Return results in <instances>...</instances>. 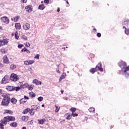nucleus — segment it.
Instances as JSON below:
<instances>
[{
	"mask_svg": "<svg viewBox=\"0 0 129 129\" xmlns=\"http://www.w3.org/2000/svg\"><path fill=\"white\" fill-rule=\"evenodd\" d=\"M11 101V98H10V94H5L4 95V99L1 103V105L8 106Z\"/></svg>",
	"mask_w": 129,
	"mask_h": 129,
	"instance_id": "f257e3e1",
	"label": "nucleus"
},
{
	"mask_svg": "<svg viewBox=\"0 0 129 129\" xmlns=\"http://www.w3.org/2000/svg\"><path fill=\"white\" fill-rule=\"evenodd\" d=\"M119 66L121 68V72H119L118 74H121L122 72L125 73L126 71H128L129 70V67H126V64L125 62L121 61L119 64Z\"/></svg>",
	"mask_w": 129,
	"mask_h": 129,
	"instance_id": "f03ea898",
	"label": "nucleus"
},
{
	"mask_svg": "<svg viewBox=\"0 0 129 129\" xmlns=\"http://www.w3.org/2000/svg\"><path fill=\"white\" fill-rule=\"evenodd\" d=\"M101 63H98V66L96 67V68H92L90 70V72H91L93 74L95 72V71H103V69L102 68Z\"/></svg>",
	"mask_w": 129,
	"mask_h": 129,
	"instance_id": "7ed1b4c3",
	"label": "nucleus"
},
{
	"mask_svg": "<svg viewBox=\"0 0 129 129\" xmlns=\"http://www.w3.org/2000/svg\"><path fill=\"white\" fill-rule=\"evenodd\" d=\"M10 81V78H9V76H5L3 79L1 81L2 84H7V83H9V82Z\"/></svg>",
	"mask_w": 129,
	"mask_h": 129,
	"instance_id": "20e7f679",
	"label": "nucleus"
},
{
	"mask_svg": "<svg viewBox=\"0 0 129 129\" xmlns=\"http://www.w3.org/2000/svg\"><path fill=\"white\" fill-rule=\"evenodd\" d=\"M10 79L12 81H14V82L18 81L19 79V76H18L17 74H12L10 77Z\"/></svg>",
	"mask_w": 129,
	"mask_h": 129,
	"instance_id": "39448f33",
	"label": "nucleus"
},
{
	"mask_svg": "<svg viewBox=\"0 0 129 129\" xmlns=\"http://www.w3.org/2000/svg\"><path fill=\"white\" fill-rule=\"evenodd\" d=\"M25 10L27 13H32L33 12V7L32 5H28L25 7Z\"/></svg>",
	"mask_w": 129,
	"mask_h": 129,
	"instance_id": "423d86ee",
	"label": "nucleus"
},
{
	"mask_svg": "<svg viewBox=\"0 0 129 129\" xmlns=\"http://www.w3.org/2000/svg\"><path fill=\"white\" fill-rule=\"evenodd\" d=\"M29 99V97L24 96V98H23L20 100V104H24L27 102V100Z\"/></svg>",
	"mask_w": 129,
	"mask_h": 129,
	"instance_id": "0eeeda50",
	"label": "nucleus"
},
{
	"mask_svg": "<svg viewBox=\"0 0 129 129\" xmlns=\"http://www.w3.org/2000/svg\"><path fill=\"white\" fill-rule=\"evenodd\" d=\"M2 22L5 23V24H9L10 23V20H9V18L7 17H4L1 19Z\"/></svg>",
	"mask_w": 129,
	"mask_h": 129,
	"instance_id": "6e6552de",
	"label": "nucleus"
},
{
	"mask_svg": "<svg viewBox=\"0 0 129 129\" xmlns=\"http://www.w3.org/2000/svg\"><path fill=\"white\" fill-rule=\"evenodd\" d=\"M15 119H16L15 118V117L12 116H7L5 117V120H6L8 122L10 121V120H15Z\"/></svg>",
	"mask_w": 129,
	"mask_h": 129,
	"instance_id": "1a4fd4ad",
	"label": "nucleus"
},
{
	"mask_svg": "<svg viewBox=\"0 0 129 129\" xmlns=\"http://www.w3.org/2000/svg\"><path fill=\"white\" fill-rule=\"evenodd\" d=\"M122 25H124L125 26H128L129 25V19L124 18L122 21Z\"/></svg>",
	"mask_w": 129,
	"mask_h": 129,
	"instance_id": "9d476101",
	"label": "nucleus"
},
{
	"mask_svg": "<svg viewBox=\"0 0 129 129\" xmlns=\"http://www.w3.org/2000/svg\"><path fill=\"white\" fill-rule=\"evenodd\" d=\"M32 82L34 84H36V85H42V82L37 79L33 80Z\"/></svg>",
	"mask_w": 129,
	"mask_h": 129,
	"instance_id": "9b49d317",
	"label": "nucleus"
},
{
	"mask_svg": "<svg viewBox=\"0 0 129 129\" xmlns=\"http://www.w3.org/2000/svg\"><path fill=\"white\" fill-rule=\"evenodd\" d=\"M8 43H9V40L8 39L0 40V46H4L5 44H8Z\"/></svg>",
	"mask_w": 129,
	"mask_h": 129,
	"instance_id": "f8f14e48",
	"label": "nucleus"
},
{
	"mask_svg": "<svg viewBox=\"0 0 129 129\" xmlns=\"http://www.w3.org/2000/svg\"><path fill=\"white\" fill-rule=\"evenodd\" d=\"M3 62L5 64H9L10 63V61L9 60V58H8V56L7 55H5L3 57Z\"/></svg>",
	"mask_w": 129,
	"mask_h": 129,
	"instance_id": "ddd939ff",
	"label": "nucleus"
},
{
	"mask_svg": "<svg viewBox=\"0 0 129 129\" xmlns=\"http://www.w3.org/2000/svg\"><path fill=\"white\" fill-rule=\"evenodd\" d=\"M14 87L13 86H7L6 89L8 91H14Z\"/></svg>",
	"mask_w": 129,
	"mask_h": 129,
	"instance_id": "4468645a",
	"label": "nucleus"
},
{
	"mask_svg": "<svg viewBox=\"0 0 129 129\" xmlns=\"http://www.w3.org/2000/svg\"><path fill=\"white\" fill-rule=\"evenodd\" d=\"M30 28H31V26L29 23H25L23 25V29H24V30H29Z\"/></svg>",
	"mask_w": 129,
	"mask_h": 129,
	"instance_id": "2eb2a0df",
	"label": "nucleus"
},
{
	"mask_svg": "<svg viewBox=\"0 0 129 129\" xmlns=\"http://www.w3.org/2000/svg\"><path fill=\"white\" fill-rule=\"evenodd\" d=\"M65 77H66V74L63 73L59 79V82H61V81H62V79H64Z\"/></svg>",
	"mask_w": 129,
	"mask_h": 129,
	"instance_id": "dca6fc26",
	"label": "nucleus"
},
{
	"mask_svg": "<svg viewBox=\"0 0 129 129\" xmlns=\"http://www.w3.org/2000/svg\"><path fill=\"white\" fill-rule=\"evenodd\" d=\"M45 9V5L41 4L38 7V10H40L41 11H43Z\"/></svg>",
	"mask_w": 129,
	"mask_h": 129,
	"instance_id": "f3484780",
	"label": "nucleus"
},
{
	"mask_svg": "<svg viewBox=\"0 0 129 129\" xmlns=\"http://www.w3.org/2000/svg\"><path fill=\"white\" fill-rule=\"evenodd\" d=\"M15 28L18 30H20L21 29V24L20 23H16L15 24Z\"/></svg>",
	"mask_w": 129,
	"mask_h": 129,
	"instance_id": "a211bd4d",
	"label": "nucleus"
},
{
	"mask_svg": "<svg viewBox=\"0 0 129 129\" xmlns=\"http://www.w3.org/2000/svg\"><path fill=\"white\" fill-rule=\"evenodd\" d=\"M22 119L24 121H27L28 119H29V117L28 116H23L22 117Z\"/></svg>",
	"mask_w": 129,
	"mask_h": 129,
	"instance_id": "6ab92c4d",
	"label": "nucleus"
},
{
	"mask_svg": "<svg viewBox=\"0 0 129 129\" xmlns=\"http://www.w3.org/2000/svg\"><path fill=\"white\" fill-rule=\"evenodd\" d=\"M38 121H39V123H40V124H44V122L45 121H46V119H42L40 120H38Z\"/></svg>",
	"mask_w": 129,
	"mask_h": 129,
	"instance_id": "aec40b11",
	"label": "nucleus"
},
{
	"mask_svg": "<svg viewBox=\"0 0 129 129\" xmlns=\"http://www.w3.org/2000/svg\"><path fill=\"white\" fill-rule=\"evenodd\" d=\"M7 122H8V121H7V120L5 119V117L4 118V120H1V123L4 125H6V124L7 123Z\"/></svg>",
	"mask_w": 129,
	"mask_h": 129,
	"instance_id": "412c9836",
	"label": "nucleus"
},
{
	"mask_svg": "<svg viewBox=\"0 0 129 129\" xmlns=\"http://www.w3.org/2000/svg\"><path fill=\"white\" fill-rule=\"evenodd\" d=\"M67 115V119H71V118L72 117V116L70 115V113H68L67 114H66Z\"/></svg>",
	"mask_w": 129,
	"mask_h": 129,
	"instance_id": "4be33fe9",
	"label": "nucleus"
},
{
	"mask_svg": "<svg viewBox=\"0 0 129 129\" xmlns=\"http://www.w3.org/2000/svg\"><path fill=\"white\" fill-rule=\"evenodd\" d=\"M20 16H16L14 18V22H18V21H19V20H20Z\"/></svg>",
	"mask_w": 129,
	"mask_h": 129,
	"instance_id": "5701e85b",
	"label": "nucleus"
},
{
	"mask_svg": "<svg viewBox=\"0 0 129 129\" xmlns=\"http://www.w3.org/2000/svg\"><path fill=\"white\" fill-rule=\"evenodd\" d=\"M11 102L13 103V104H16V103H17V100L16 98H13L11 99Z\"/></svg>",
	"mask_w": 129,
	"mask_h": 129,
	"instance_id": "b1692460",
	"label": "nucleus"
},
{
	"mask_svg": "<svg viewBox=\"0 0 129 129\" xmlns=\"http://www.w3.org/2000/svg\"><path fill=\"white\" fill-rule=\"evenodd\" d=\"M10 125L11 126H13L14 127L17 126V125H18V123H17V122H12L10 124Z\"/></svg>",
	"mask_w": 129,
	"mask_h": 129,
	"instance_id": "393cba45",
	"label": "nucleus"
},
{
	"mask_svg": "<svg viewBox=\"0 0 129 129\" xmlns=\"http://www.w3.org/2000/svg\"><path fill=\"white\" fill-rule=\"evenodd\" d=\"M29 96H30V97H35L36 96V94L34 92H31L29 93Z\"/></svg>",
	"mask_w": 129,
	"mask_h": 129,
	"instance_id": "a878e982",
	"label": "nucleus"
},
{
	"mask_svg": "<svg viewBox=\"0 0 129 129\" xmlns=\"http://www.w3.org/2000/svg\"><path fill=\"white\" fill-rule=\"evenodd\" d=\"M30 112V108L25 109L23 111V113L26 114L28 113V112Z\"/></svg>",
	"mask_w": 129,
	"mask_h": 129,
	"instance_id": "bb28decb",
	"label": "nucleus"
},
{
	"mask_svg": "<svg viewBox=\"0 0 129 129\" xmlns=\"http://www.w3.org/2000/svg\"><path fill=\"white\" fill-rule=\"evenodd\" d=\"M29 112L31 115H34V114H35V111H34L33 109L30 110Z\"/></svg>",
	"mask_w": 129,
	"mask_h": 129,
	"instance_id": "cd10ccee",
	"label": "nucleus"
},
{
	"mask_svg": "<svg viewBox=\"0 0 129 129\" xmlns=\"http://www.w3.org/2000/svg\"><path fill=\"white\" fill-rule=\"evenodd\" d=\"M6 113H9V114H12L13 113V111L11 110H6Z\"/></svg>",
	"mask_w": 129,
	"mask_h": 129,
	"instance_id": "c85d7f7f",
	"label": "nucleus"
},
{
	"mask_svg": "<svg viewBox=\"0 0 129 129\" xmlns=\"http://www.w3.org/2000/svg\"><path fill=\"white\" fill-rule=\"evenodd\" d=\"M28 63L29 65H32V64L35 63V61L34 60H28Z\"/></svg>",
	"mask_w": 129,
	"mask_h": 129,
	"instance_id": "c756f323",
	"label": "nucleus"
},
{
	"mask_svg": "<svg viewBox=\"0 0 129 129\" xmlns=\"http://www.w3.org/2000/svg\"><path fill=\"white\" fill-rule=\"evenodd\" d=\"M95 109H94V108L91 107L89 109V111H90V112H93V111H95Z\"/></svg>",
	"mask_w": 129,
	"mask_h": 129,
	"instance_id": "7c9ffc66",
	"label": "nucleus"
},
{
	"mask_svg": "<svg viewBox=\"0 0 129 129\" xmlns=\"http://www.w3.org/2000/svg\"><path fill=\"white\" fill-rule=\"evenodd\" d=\"M22 39H23V40L27 41V40H28V37L25 35H23L22 36Z\"/></svg>",
	"mask_w": 129,
	"mask_h": 129,
	"instance_id": "2f4dec72",
	"label": "nucleus"
},
{
	"mask_svg": "<svg viewBox=\"0 0 129 129\" xmlns=\"http://www.w3.org/2000/svg\"><path fill=\"white\" fill-rule=\"evenodd\" d=\"M123 29H125V30H124L125 33H129V29L128 28L126 29V28H125V26H123Z\"/></svg>",
	"mask_w": 129,
	"mask_h": 129,
	"instance_id": "473e14b6",
	"label": "nucleus"
},
{
	"mask_svg": "<svg viewBox=\"0 0 129 129\" xmlns=\"http://www.w3.org/2000/svg\"><path fill=\"white\" fill-rule=\"evenodd\" d=\"M16 67H17V66H16V65H15V64H11V66H10V69H15V68H16Z\"/></svg>",
	"mask_w": 129,
	"mask_h": 129,
	"instance_id": "72a5a7b5",
	"label": "nucleus"
},
{
	"mask_svg": "<svg viewBox=\"0 0 129 129\" xmlns=\"http://www.w3.org/2000/svg\"><path fill=\"white\" fill-rule=\"evenodd\" d=\"M71 111L72 112V113L75 112L76 111V108H72L71 109Z\"/></svg>",
	"mask_w": 129,
	"mask_h": 129,
	"instance_id": "f704fd0d",
	"label": "nucleus"
},
{
	"mask_svg": "<svg viewBox=\"0 0 129 129\" xmlns=\"http://www.w3.org/2000/svg\"><path fill=\"white\" fill-rule=\"evenodd\" d=\"M27 2H28V0H21V4H27Z\"/></svg>",
	"mask_w": 129,
	"mask_h": 129,
	"instance_id": "c9c22d12",
	"label": "nucleus"
},
{
	"mask_svg": "<svg viewBox=\"0 0 129 129\" xmlns=\"http://www.w3.org/2000/svg\"><path fill=\"white\" fill-rule=\"evenodd\" d=\"M14 91L16 90V91H19V90H20V87H14Z\"/></svg>",
	"mask_w": 129,
	"mask_h": 129,
	"instance_id": "e433bc0d",
	"label": "nucleus"
},
{
	"mask_svg": "<svg viewBox=\"0 0 129 129\" xmlns=\"http://www.w3.org/2000/svg\"><path fill=\"white\" fill-rule=\"evenodd\" d=\"M56 109L55 110V112H58L59 111V109H60V107H58V106L55 105Z\"/></svg>",
	"mask_w": 129,
	"mask_h": 129,
	"instance_id": "4c0bfd02",
	"label": "nucleus"
},
{
	"mask_svg": "<svg viewBox=\"0 0 129 129\" xmlns=\"http://www.w3.org/2000/svg\"><path fill=\"white\" fill-rule=\"evenodd\" d=\"M44 4H46V5H49L50 3V0H44Z\"/></svg>",
	"mask_w": 129,
	"mask_h": 129,
	"instance_id": "58836bf2",
	"label": "nucleus"
},
{
	"mask_svg": "<svg viewBox=\"0 0 129 129\" xmlns=\"http://www.w3.org/2000/svg\"><path fill=\"white\" fill-rule=\"evenodd\" d=\"M15 39H17V40H18V39H19V35L18 34V33H15Z\"/></svg>",
	"mask_w": 129,
	"mask_h": 129,
	"instance_id": "ea45409f",
	"label": "nucleus"
},
{
	"mask_svg": "<svg viewBox=\"0 0 129 129\" xmlns=\"http://www.w3.org/2000/svg\"><path fill=\"white\" fill-rule=\"evenodd\" d=\"M39 57H40V54H37L35 56L34 58L35 59H37V60H38Z\"/></svg>",
	"mask_w": 129,
	"mask_h": 129,
	"instance_id": "a19ab883",
	"label": "nucleus"
},
{
	"mask_svg": "<svg viewBox=\"0 0 129 129\" xmlns=\"http://www.w3.org/2000/svg\"><path fill=\"white\" fill-rule=\"evenodd\" d=\"M43 97H39L38 98V100L39 101H42V100H43Z\"/></svg>",
	"mask_w": 129,
	"mask_h": 129,
	"instance_id": "79ce46f5",
	"label": "nucleus"
},
{
	"mask_svg": "<svg viewBox=\"0 0 129 129\" xmlns=\"http://www.w3.org/2000/svg\"><path fill=\"white\" fill-rule=\"evenodd\" d=\"M0 51L3 54H5V53H6V50L5 49H1Z\"/></svg>",
	"mask_w": 129,
	"mask_h": 129,
	"instance_id": "37998d69",
	"label": "nucleus"
},
{
	"mask_svg": "<svg viewBox=\"0 0 129 129\" xmlns=\"http://www.w3.org/2000/svg\"><path fill=\"white\" fill-rule=\"evenodd\" d=\"M25 46H26V47H30V44L29 42H26L25 44Z\"/></svg>",
	"mask_w": 129,
	"mask_h": 129,
	"instance_id": "c03bdc74",
	"label": "nucleus"
},
{
	"mask_svg": "<svg viewBox=\"0 0 129 129\" xmlns=\"http://www.w3.org/2000/svg\"><path fill=\"white\" fill-rule=\"evenodd\" d=\"M24 64H25V65H29V60H25L24 61Z\"/></svg>",
	"mask_w": 129,
	"mask_h": 129,
	"instance_id": "a18cd8bd",
	"label": "nucleus"
},
{
	"mask_svg": "<svg viewBox=\"0 0 129 129\" xmlns=\"http://www.w3.org/2000/svg\"><path fill=\"white\" fill-rule=\"evenodd\" d=\"M4 125H5L2 124V123H0V128H4Z\"/></svg>",
	"mask_w": 129,
	"mask_h": 129,
	"instance_id": "49530a36",
	"label": "nucleus"
},
{
	"mask_svg": "<svg viewBox=\"0 0 129 129\" xmlns=\"http://www.w3.org/2000/svg\"><path fill=\"white\" fill-rule=\"evenodd\" d=\"M28 54H30V50H28L27 48H25V51Z\"/></svg>",
	"mask_w": 129,
	"mask_h": 129,
	"instance_id": "de8ad7c7",
	"label": "nucleus"
},
{
	"mask_svg": "<svg viewBox=\"0 0 129 129\" xmlns=\"http://www.w3.org/2000/svg\"><path fill=\"white\" fill-rule=\"evenodd\" d=\"M72 115L73 116H77L78 115V114H77V113H72Z\"/></svg>",
	"mask_w": 129,
	"mask_h": 129,
	"instance_id": "09e8293b",
	"label": "nucleus"
},
{
	"mask_svg": "<svg viewBox=\"0 0 129 129\" xmlns=\"http://www.w3.org/2000/svg\"><path fill=\"white\" fill-rule=\"evenodd\" d=\"M28 89H29V90H32L33 87H32V86H29L28 87Z\"/></svg>",
	"mask_w": 129,
	"mask_h": 129,
	"instance_id": "8fccbe9b",
	"label": "nucleus"
},
{
	"mask_svg": "<svg viewBox=\"0 0 129 129\" xmlns=\"http://www.w3.org/2000/svg\"><path fill=\"white\" fill-rule=\"evenodd\" d=\"M97 36V37H101V34L100 33H98Z\"/></svg>",
	"mask_w": 129,
	"mask_h": 129,
	"instance_id": "3c124183",
	"label": "nucleus"
},
{
	"mask_svg": "<svg viewBox=\"0 0 129 129\" xmlns=\"http://www.w3.org/2000/svg\"><path fill=\"white\" fill-rule=\"evenodd\" d=\"M93 32H94V33H96V32H97V30H96V29L94 28L93 29Z\"/></svg>",
	"mask_w": 129,
	"mask_h": 129,
	"instance_id": "603ef678",
	"label": "nucleus"
},
{
	"mask_svg": "<svg viewBox=\"0 0 129 129\" xmlns=\"http://www.w3.org/2000/svg\"><path fill=\"white\" fill-rule=\"evenodd\" d=\"M23 46H24V45H23L22 44L19 45H18V48H21L23 47Z\"/></svg>",
	"mask_w": 129,
	"mask_h": 129,
	"instance_id": "864d4df0",
	"label": "nucleus"
},
{
	"mask_svg": "<svg viewBox=\"0 0 129 129\" xmlns=\"http://www.w3.org/2000/svg\"><path fill=\"white\" fill-rule=\"evenodd\" d=\"M26 51V48H23L21 50V52H25Z\"/></svg>",
	"mask_w": 129,
	"mask_h": 129,
	"instance_id": "5fc2aeb1",
	"label": "nucleus"
},
{
	"mask_svg": "<svg viewBox=\"0 0 129 129\" xmlns=\"http://www.w3.org/2000/svg\"><path fill=\"white\" fill-rule=\"evenodd\" d=\"M63 98L64 100H68V97H63Z\"/></svg>",
	"mask_w": 129,
	"mask_h": 129,
	"instance_id": "6e6d98bb",
	"label": "nucleus"
},
{
	"mask_svg": "<svg viewBox=\"0 0 129 129\" xmlns=\"http://www.w3.org/2000/svg\"><path fill=\"white\" fill-rule=\"evenodd\" d=\"M66 3L68 4V5L67 6V7H69V2H68V1H66Z\"/></svg>",
	"mask_w": 129,
	"mask_h": 129,
	"instance_id": "4d7b16f0",
	"label": "nucleus"
},
{
	"mask_svg": "<svg viewBox=\"0 0 129 129\" xmlns=\"http://www.w3.org/2000/svg\"><path fill=\"white\" fill-rule=\"evenodd\" d=\"M4 66H3V64H2V63L0 62V68H2Z\"/></svg>",
	"mask_w": 129,
	"mask_h": 129,
	"instance_id": "13d9d810",
	"label": "nucleus"
},
{
	"mask_svg": "<svg viewBox=\"0 0 129 129\" xmlns=\"http://www.w3.org/2000/svg\"><path fill=\"white\" fill-rule=\"evenodd\" d=\"M57 12L58 13H59V12H60V8H57Z\"/></svg>",
	"mask_w": 129,
	"mask_h": 129,
	"instance_id": "bf43d9fd",
	"label": "nucleus"
},
{
	"mask_svg": "<svg viewBox=\"0 0 129 129\" xmlns=\"http://www.w3.org/2000/svg\"><path fill=\"white\" fill-rule=\"evenodd\" d=\"M2 92H3V90L0 89V93H2Z\"/></svg>",
	"mask_w": 129,
	"mask_h": 129,
	"instance_id": "052dcab7",
	"label": "nucleus"
},
{
	"mask_svg": "<svg viewBox=\"0 0 129 129\" xmlns=\"http://www.w3.org/2000/svg\"><path fill=\"white\" fill-rule=\"evenodd\" d=\"M0 30H3V26H0Z\"/></svg>",
	"mask_w": 129,
	"mask_h": 129,
	"instance_id": "680f3d73",
	"label": "nucleus"
},
{
	"mask_svg": "<svg viewBox=\"0 0 129 129\" xmlns=\"http://www.w3.org/2000/svg\"><path fill=\"white\" fill-rule=\"evenodd\" d=\"M63 92H64V91H63V90L61 91V93H62V94H63Z\"/></svg>",
	"mask_w": 129,
	"mask_h": 129,
	"instance_id": "e2e57ef3",
	"label": "nucleus"
},
{
	"mask_svg": "<svg viewBox=\"0 0 129 129\" xmlns=\"http://www.w3.org/2000/svg\"><path fill=\"white\" fill-rule=\"evenodd\" d=\"M57 72L58 73H60V71H59V70H57Z\"/></svg>",
	"mask_w": 129,
	"mask_h": 129,
	"instance_id": "0e129e2a",
	"label": "nucleus"
},
{
	"mask_svg": "<svg viewBox=\"0 0 129 129\" xmlns=\"http://www.w3.org/2000/svg\"><path fill=\"white\" fill-rule=\"evenodd\" d=\"M22 129H27V128H26V127H22Z\"/></svg>",
	"mask_w": 129,
	"mask_h": 129,
	"instance_id": "69168bd1",
	"label": "nucleus"
},
{
	"mask_svg": "<svg viewBox=\"0 0 129 129\" xmlns=\"http://www.w3.org/2000/svg\"><path fill=\"white\" fill-rule=\"evenodd\" d=\"M41 106H42V107H44V106H45V105H44V104H42V105H41Z\"/></svg>",
	"mask_w": 129,
	"mask_h": 129,
	"instance_id": "338daca9",
	"label": "nucleus"
},
{
	"mask_svg": "<svg viewBox=\"0 0 129 129\" xmlns=\"http://www.w3.org/2000/svg\"><path fill=\"white\" fill-rule=\"evenodd\" d=\"M26 86H29V85H28L27 84H25Z\"/></svg>",
	"mask_w": 129,
	"mask_h": 129,
	"instance_id": "774afa93",
	"label": "nucleus"
}]
</instances>
